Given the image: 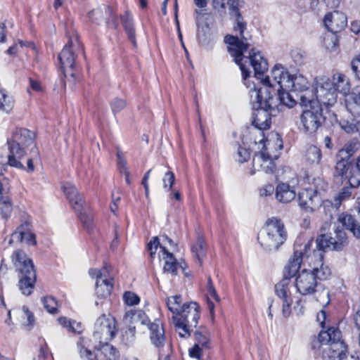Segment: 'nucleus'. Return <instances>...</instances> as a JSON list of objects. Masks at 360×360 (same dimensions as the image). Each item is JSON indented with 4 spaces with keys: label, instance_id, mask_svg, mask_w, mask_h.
<instances>
[{
    "label": "nucleus",
    "instance_id": "nucleus-1",
    "mask_svg": "<svg viewBox=\"0 0 360 360\" xmlns=\"http://www.w3.org/2000/svg\"><path fill=\"white\" fill-rule=\"evenodd\" d=\"M239 66L242 72L243 79H246L250 75L251 71L249 67L251 66L255 72V77L260 80L262 86H266L271 96L275 94V88L289 89L290 79L291 75L288 70L281 64H276L271 70L270 74L264 76L268 69V63L262 55L261 52L255 49H252L249 56H240V61L236 62Z\"/></svg>",
    "mask_w": 360,
    "mask_h": 360
},
{
    "label": "nucleus",
    "instance_id": "nucleus-2",
    "mask_svg": "<svg viewBox=\"0 0 360 360\" xmlns=\"http://www.w3.org/2000/svg\"><path fill=\"white\" fill-rule=\"evenodd\" d=\"M250 103L254 112L252 113V125L261 139H255V143H264L263 131L269 129L271 123V117L276 110L277 99L271 96V91L266 86L254 88L250 91Z\"/></svg>",
    "mask_w": 360,
    "mask_h": 360
},
{
    "label": "nucleus",
    "instance_id": "nucleus-3",
    "mask_svg": "<svg viewBox=\"0 0 360 360\" xmlns=\"http://www.w3.org/2000/svg\"><path fill=\"white\" fill-rule=\"evenodd\" d=\"M360 148V142L352 139L339 150L340 160L335 165V175L340 176L353 186H360V156L356 161H350L349 158Z\"/></svg>",
    "mask_w": 360,
    "mask_h": 360
},
{
    "label": "nucleus",
    "instance_id": "nucleus-4",
    "mask_svg": "<svg viewBox=\"0 0 360 360\" xmlns=\"http://www.w3.org/2000/svg\"><path fill=\"white\" fill-rule=\"evenodd\" d=\"M230 15L236 18V25L234 26L235 31H238L240 37L238 36L226 35L224 41L229 45L228 51L231 56L234 58L235 62L240 61V56L250 46L251 36L245 34L246 24L243 21L238 9V0H228Z\"/></svg>",
    "mask_w": 360,
    "mask_h": 360
},
{
    "label": "nucleus",
    "instance_id": "nucleus-5",
    "mask_svg": "<svg viewBox=\"0 0 360 360\" xmlns=\"http://www.w3.org/2000/svg\"><path fill=\"white\" fill-rule=\"evenodd\" d=\"M300 105L304 109L300 115L299 129L305 134L316 133L325 121L321 105L311 98V94L309 91L301 97Z\"/></svg>",
    "mask_w": 360,
    "mask_h": 360
},
{
    "label": "nucleus",
    "instance_id": "nucleus-6",
    "mask_svg": "<svg viewBox=\"0 0 360 360\" xmlns=\"http://www.w3.org/2000/svg\"><path fill=\"white\" fill-rule=\"evenodd\" d=\"M12 262L17 273L18 287L22 294H32L37 280V272L32 260L21 250L14 251Z\"/></svg>",
    "mask_w": 360,
    "mask_h": 360
},
{
    "label": "nucleus",
    "instance_id": "nucleus-7",
    "mask_svg": "<svg viewBox=\"0 0 360 360\" xmlns=\"http://www.w3.org/2000/svg\"><path fill=\"white\" fill-rule=\"evenodd\" d=\"M287 239V231L283 221L277 217L268 219L260 236L259 242L268 252H275Z\"/></svg>",
    "mask_w": 360,
    "mask_h": 360
},
{
    "label": "nucleus",
    "instance_id": "nucleus-8",
    "mask_svg": "<svg viewBox=\"0 0 360 360\" xmlns=\"http://www.w3.org/2000/svg\"><path fill=\"white\" fill-rule=\"evenodd\" d=\"M34 134L23 128L16 129L12 137L8 140L9 155L8 156V165L18 169H25L20 160L25 155V149L33 144Z\"/></svg>",
    "mask_w": 360,
    "mask_h": 360
},
{
    "label": "nucleus",
    "instance_id": "nucleus-9",
    "mask_svg": "<svg viewBox=\"0 0 360 360\" xmlns=\"http://www.w3.org/2000/svg\"><path fill=\"white\" fill-rule=\"evenodd\" d=\"M297 291L302 295H314L321 306L325 307L330 302L329 290L315 279V276L307 269L302 270L295 278Z\"/></svg>",
    "mask_w": 360,
    "mask_h": 360
},
{
    "label": "nucleus",
    "instance_id": "nucleus-10",
    "mask_svg": "<svg viewBox=\"0 0 360 360\" xmlns=\"http://www.w3.org/2000/svg\"><path fill=\"white\" fill-rule=\"evenodd\" d=\"M322 348L323 360H343L346 357L347 346L341 340L340 331L334 327L322 330L319 335Z\"/></svg>",
    "mask_w": 360,
    "mask_h": 360
},
{
    "label": "nucleus",
    "instance_id": "nucleus-11",
    "mask_svg": "<svg viewBox=\"0 0 360 360\" xmlns=\"http://www.w3.org/2000/svg\"><path fill=\"white\" fill-rule=\"evenodd\" d=\"M200 307L194 302L185 303L177 316H173L176 330L182 338L189 337L192 328H196L200 319Z\"/></svg>",
    "mask_w": 360,
    "mask_h": 360
},
{
    "label": "nucleus",
    "instance_id": "nucleus-12",
    "mask_svg": "<svg viewBox=\"0 0 360 360\" xmlns=\"http://www.w3.org/2000/svg\"><path fill=\"white\" fill-rule=\"evenodd\" d=\"M68 41L58 55L60 68L65 76L74 77L73 69L75 65V51L81 49L82 45L77 34L74 31L68 32Z\"/></svg>",
    "mask_w": 360,
    "mask_h": 360
},
{
    "label": "nucleus",
    "instance_id": "nucleus-13",
    "mask_svg": "<svg viewBox=\"0 0 360 360\" xmlns=\"http://www.w3.org/2000/svg\"><path fill=\"white\" fill-rule=\"evenodd\" d=\"M103 345L96 354L89 348L87 340L83 338L77 342V348L80 357L84 360H117L118 352L112 345L101 343Z\"/></svg>",
    "mask_w": 360,
    "mask_h": 360
},
{
    "label": "nucleus",
    "instance_id": "nucleus-14",
    "mask_svg": "<svg viewBox=\"0 0 360 360\" xmlns=\"http://www.w3.org/2000/svg\"><path fill=\"white\" fill-rule=\"evenodd\" d=\"M160 247L162 255L161 259L163 261V272L174 276L178 273V269L181 267L177 262L173 254L170 253L165 245H161L158 237H154L148 244V249L150 252V256L153 258L157 249Z\"/></svg>",
    "mask_w": 360,
    "mask_h": 360
},
{
    "label": "nucleus",
    "instance_id": "nucleus-15",
    "mask_svg": "<svg viewBox=\"0 0 360 360\" xmlns=\"http://www.w3.org/2000/svg\"><path fill=\"white\" fill-rule=\"evenodd\" d=\"M116 321L111 316L101 315L94 326V338L99 343H107L116 335Z\"/></svg>",
    "mask_w": 360,
    "mask_h": 360
},
{
    "label": "nucleus",
    "instance_id": "nucleus-16",
    "mask_svg": "<svg viewBox=\"0 0 360 360\" xmlns=\"http://www.w3.org/2000/svg\"><path fill=\"white\" fill-rule=\"evenodd\" d=\"M314 90V99L319 104L329 106L336 103L338 94L331 84L330 78L323 77L316 79Z\"/></svg>",
    "mask_w": 360,
    "mask_h": 360
},
{
    "label": "nucleus",
    "instance_id": "nucleus-17",
    "mask_svg": "<svg viewBox=\"0 0 360 360\" xmlns=\"http://www.w3.org/2000/svg\"><path fill=\"white\" fill-rule=\"evenodd\" d=\"M335 237H330L325 233H321L316 240V248L323 252L327 250L340 251L347 245L346 233L337 228L335 230Z\"/></svg>",
    "mask_w": 360,
    "mask_h": 360
},
{
    "label": "nucleus",
    "instance_id": "nucleus-18",
    "mask_svg": "<svg viewBox=\"0 0 360 360\" xmlns=\"http://www.w3.org/2000/svg\"><path fill=\"white\" fill-rule=\"evenodd\" d=\"M324 252L318 249L314 250L313 255L310 256L309 266L311 269L309 270L315 276V279L325 281L331 276V270L329 266L323 262Z\"/></svg>",
    "mask_w": 360,
    "mask_h": 360
},
{
    "label": "nucleus",
    "instance_id": "nucleus-19",
    "mask_svg": "<svg viewBox=\"0 0 360 360\" xmlns=\"http://www.w3.org/2000/svg\"><path fill=\"white\" fill-rule=\"evenodd\" d=\"M290 280L285 277L275 285V292L282 301V314L288 318L292 311V300L290 297Z\"/></svg>",
    "mask_w": 360,
    "mask_h": 360
},
{
    "label": "nucleus",
    "instance_id": "nucleus-20",
    "mask_svg": "<svg viewBox=\"0 0 360 360\" xmlns=\"http://www.w3.org/2000/svg\"><path fill=\"white\" fill-rule=\"evenodd\" d=\"M208 0H193L195 6L198 8L195 10V23L198 27L197 37L199 41L202 44H207L209 27L207 25H201V20L203 17V10L207 6Z\"/></svg>",
    "mask_w": 360,
    "mask_h": 360
},
{
    "label": "nucleus",
    "instance_id": "nucleus-21",
    "mask_svg": "<svg viewBox=\"0 0 360 360\" xmlns=\"http://www.w3.org/2000/svg\"><path fill=\"white\" fill-rule=\"evenodd\" d=\"M267 147L265 144L260 153L256 154L252 160V167L255 171H263L265 173H273L275 169V164L269 155L266 153Z\"/></svg>",
    "mask_w": 360,
    "mask_h": 360
},
{
    "label": "nucleus",
    "instance_id": "nucleus-22",
    "mask_svg": "<svg viewBox=\"0 0 360 360\" xmlns=\"http://www.w3.org/2000/svg\"><path fill=\"white\" fill-rule=\"evenodd\" d=\"M318 188H307L298 194L299 206L307 211L313 212L319 204L320 198L318 196Z\"/></svg>",
    "mask_w": 360,
    "mask_h": 360
},
{
    "label": "nucleus",
    "instance_id": "nucleus-23",
    "mask_svg": "<svg viewBox=\"0 0 360 360\" xmlns=\"http://www.w3.org/2000/svg\"><path fill=\"white\" fill-rule=\"evenodd\" d=\"M30 228V222L28 220L23 221L12 233L9 243L17 241L25 242L28 245H35V235L31 232Z\"/></svg>",
    "mask_w": 360,
    "mask_h": 360
},
{
    "label": "nucleus",
    "instance_id": "nucleus-24",
    "mask_svg": "<svg viewBox=\"0 0 360 360\" xmlns=\"http://www.w3.org/2000/svg\"><path fill=\"white\" fill-rule=\"evenodd\" d=\"M288 90H292L296 94L297 98L299 99V103H301V97L308 91L311 94V98L314 99V93L313 89H309V84L304 76L302 75H291L290 79V85Z\"/></svg>",
    "mask_w": 360,
    "mask_h": 360
},
{
    "label": "nucleus",
    "instance_id": "nucleus-25",
    "mask_svg": "<svg viewBox=\"0 0 360 360\" xmlns=\"http://www.w3.org/2000/svg\"><path fill=\"white\" fill-rule=\"evenodd\" d=\"M338 221L346 229L350 231L354 237L360 238V209L357 214L347 213L339 214Z\"/></svg>",
    "mask_w": 360,
    "mask_h": 360
},
{
    "label": "nucleus",
    "instance_id": "nucleus-26",
    "mask_svg": "<svg viewBox=\"0 0 360 360\" xmlns=\"http://www.w3.org/2000/svg\"><path fill=\"white\" fill-rule=\"evenodd\" d=\"M324 24L330 32L336 33L341 31L347 25V17L342 13L334 11L326 15Z\"/></svg>",
    "mask_w": 360,
    "mask_h": 360
},
{
    "label": "nucleus",
    "instance_id": "nucleus-27",
    "mask_svg": "<svg viewBox=\"0 0 360 360\" xmlns=\"http://www.w3.org/2000/svg\"><path fill=\"white\" fill-rule=\"evenodd\" d=\"M310 243L304 245V249L295 250L293 255L289 259L288 264L285 266V270L288 271L289 276H293L298 271L303 258L306 256L310 259L307 255V249L310 246Z\"/></svg>",
    "mask_w": 360,
    "mask_h": 360
},
{
    "label": "nucleus",
    "instance_id": "nucleus-28",
    "mask_svg": "<svg viewBox=\"0 0 360 360\" xmlns=\"http://www.w3.org/2000/svg\"><path fill=\"white\" fill-rule=\"evenodd\" d=\"M150 339L151 342L158 348L162 347L165 340V330L162 322L155 319L148 324Z\"/></svg>",
    "mask_w": 360,
    "mask_h": 360
},
{
    "label": "nucleus",
    "instance_id": "nucleus-29",
    "mask_svg": "<svg viewBox=\"0 0 360 360\" xmlns=\"http://www.w3.org/2000/svg\"><path fill=\"white\" fill-rule=\"evenodd\" d=\"M62 188L75 212H81L83 209V200L75 186L70 183H65Z\"/></svg>",
    "mask_w": 360,
    "mask_h": 360
},
{
    "label": "nucleus",
    "instance_id": "nucleus-30",
    "mask_svg": "<svg viewBox=\"0 0 360 360\" xmlns=\"http://www.w3.org/2000/svg\"><path fill=\"white\" fill-rule=\"evenodd\" d=\"M345 96V106L347 111L353 116L360 115V86H356L352 93Z\"/></svg>",
    "mask_w": 360,
    "mask_h": 360
},
{
    "label": "nucleus",
    "instance_id": "nucleus-31",
    "mask_svg": "<svg viewBox=\"0 0 360 360\" xmlns=\"http://www.w3.org/2000/svg\"><path fill=\"white\" fill-rule=\"evenodd\" d=\"M296 197V191L294 186L286 183H278L276 188V199L283 203H288Z\"/></svg>",
    "mask_w": 360,
    "mask_h": 360
},
{
    "label": "nucleus",
    "instance_id": "nucleus-32",
    "mask_svg": "<svg viewBox=\"0 0 360 360\" xmlns=\"http://www.w3.org/2000/svg\"><path fill=\"white\" fill-rule=\"evenodd\" d=\"M330 79L332 86L338 94V93L345 96L350 92L351 85L349 78L344 74L337 72Z\"/></svg>",
    "mask_w": 360,
    "mask_h": 360
},
{
    "label": "nucleus",
    "instance_id": "nucleus-33",
    "mask_svg": "<svg viewBox=\"0 0 360 360\" xmlns=\"http://www.w3.org/2000/svg\"><path fill=\"white\" fill-rule=\"evenodd\" d=\"M113 285L110 278L103 277V274L98 276L96 283V293L98 297L105 298L110 295Z\"/></svg>",
    "mask_w": 360,
    "mask_h": 360
},
{
    "label": "nucleus",
    "instance_id": "nucleus-34",
    "mask_svg": "<svg viewBox=\"0 0 360 360\" xmlns=\"http://www.w3.org/2000/svg\"><path fill=\"white\" fill-rule=\"evenodd\" d=\"M349 186L344 187L341 191L338 194L336 197L334 198V203L331 201L326 200L323 202L322 206L323 208L326 207H335L336 210L339 208L342 201L348 199L352 195V190L353 188H356L357 186H353L349 183Z\"/></svg>",
    "mask_w": 360,
    "mask_h": 360
},
{
    "label": "nucleus",
    "instance_id": "nucleus-35",
    "mask_svg": "<svg viewBox=\"0 0 360 360\" xmlns=\"http://www.w3.org/2000/svg\"><path fill=\"white\" fill-rule=\"evenodd\" d=\"M121 21L129 39L131 41L132 44L136 46V34L131 14L129 11H126L124 14L121 16Z\"/></svg>",
    "mask_w": 360,
    "mask_h": 360
},
{
    "label": "nucleus",
    "instance_id": "nucleus-36",
    "mask_svg": "<svg viewBox=\"0 0 360 360\" xmlns=\"http://www.w3.org/2000/svg\"><path fill=\"white\" fill-rule=\"evenodd\" d=\"M124 320L128 323L140 322L141 324H148V317L141 310L130 309L127 311L124 315Z\"/></svg>",
    "mask_w": 360,
    "mask_h": 360
},
{
    "label": "nucleus",
    "instance_id": "nucleus-37",
    "mask_svg": "<svg viewBox=\"0 0 360 360\" xmlns=\"http://www.w3.org/2000/svg\"><path fill=\"white\" fill-rule=\"evenodd\" d=\"M15 101L5 90H0V110L9 113L13 108Z\"/></svg>",
    "mask_w": 360,
    "mask_h": 360
},
{
    "label": "nucleus",
    "instance_id": "nucleus-38",
    "mask_svg": "<svg viewBox=\"0 0 360 360\" xmlns=\"http://www.w3.org/2000/svg\"><path fill=\"white\" fill-rule=\"evenodd\" d=\"M278 93V98H276L277 100L279 99L280 102L286 105L288 108H292L297 103L296 99L292 93L290 92V90H285L283 89H276L275 91Z\"/></svg>",
    "mask_w": 360,
    "mask_h": 360
},
{
    "label": "nucleus",
    "instance_id": "nucleus-39",
    "mask_svg": "<svg viewBox=\"0 0 360 360\" xmlns=\"http://www.w3.org/2000/svg\"><path fill=\"white\" fill-rule=\"evenodd\" d=\"M195 344H198L202 348H209L210 344V333L204 327H200L195 330L194 333Z\"/></svg>",
    "mask_w": 360,
    "mask_h": 360
},
{
    "label": "nucleus",
    "instance_id": "nucleus-40",
    "mask_svg": "<svg viewBox=\"0 0 360 360\" xmlns=\"http://www.w3.org/2000/svg\"><path fill=\"white\" fill-rule=\"evenodd\" d=\"M305 159L311 165H318L321 159V150L315 146H310L306 150Z\"/></svg>",
    "mask_w": 360,
    "mask_h": 360
},
{
    "label": "nucleus",
    "instance_id": "nucleus-41",
    "mask_svg": "<svg viewBox=\"0 0 360 360\" xmlns=\"http://www.w3.org/2000/svg\"><path fill=\"white\" fill-rule=\"evenodd\" d=\"M167 305L170 311L174 316H177L182 309V297L181 295H176L167 298Z\"/></svg>",
    "mask_w": 360,
    "mask_h": 360
},
{
    "label": "nucleus",
    "instance_id": "nucleus-42",
    "mask_svg": "<svg viewBox=\"0 0 360 360\" xmlns=\"http://www.w3.org/2000/svg\"><path fill=\"white\" fill-rule=\"evenodd\" d=\"M191 252L193 256L198 259L199 264H201V260L205 256V242L202 238H198L196 243L191 247Z\"/></svg>",
    "mask_w": 360,
    "mask_h": 360
},
{
    "label": "nucleus",
    "instance_id": "nucleus-43",
    "mask_svg": "<svg viewBox=\"0 0 360 360\" xmlns=\"http://www.w3.org/2000/svg\"><path fill=\"white\" fill-rule=\"evenodd\" d=\"M13 205L10 197L0 198V214L4 219H8L12 212Z\"/></svg>",
    "mask_w": 360,
    "mask_h": 360
},
{
    "label": "nucleus",
    "instance_id": "nucleus-44",
    "mask_svg": "<svg viewBox=\"0 0 360 360\" xmlns=\"http://www.w3.org/2000/svg\"><path fill=\"white\" fill-rule=\"evenodd\" d=\"M21 319L22 324L27 327H32L34 323V317L29 309L23 306L22 309L18 311Z\"/></svg>",
    "mask_w": 360,
    "mask_h": 360
},
{
    "label": "nucleus",
    "instance_id": "nucleus-45",
    "mask_svg": "<svg viewBox=\"0 0 360 360\" xmlns=\"http://www.w3.org/2000/svg\"><path fill=\"white\" fill-rule=\"evenodd\" d=\"M323 45L330 52L337 51L338 48V39L335 33L331 32L330 34L325 36L323 39Z\"/></svg>",
    "mask_w": 360,
    "mask_h": 360
},
{
    "label": "nucleus",
    "instance_id": "nucleus-46",
    "mask_svg": "<svg viewBox=\"0 0 360 360\" xmlns=\"http://www.w3.org/2000/svg\"><path fill=\"white\" fill-rule=\"evenodd\" d=\"M44 307L51 314H55L58 310V303L53 297H46L42 300Z\"/></svg>",
    "mask_w": 360,
    "mask_h": 360
},
{
    "label": "nucleus",
    "instance_id": "nucleus-47",
    "mask_svg": "<svg viewBox=\"0 0 360 360\" xmlns=\"http://www.w3.org/2000/svg\"><path fill=\"white\" fill-rule=\"evenodd\" d=\"M58 321L60 325H63L69 330H71L75 333H79L81 329V326L79 323H76L75 321L72 322L70 320L67 319L65 317H60L58 319Z\"/></svg>",
    "mask_w": 360,
    "mask_h": 360
},
{
    "label": "nucleus",
    "instance_id": "nucleus-48",
    "mask_svg": "<svg viewBox=\"0 0 360 360\" xmlns=\"http://www.w3.org/2000/svg\"><path fill=\"white\" fill-rule=\"evenodd\" d=\"M175 176L172 172L169 171L165 173L162 182H163V188L167 191H171L172 186L174 183Z\"/></svg>",
    "mask_w": 360,
    "mask_h": 360
},
{
    "label": "nucleus",
    "instance_id": "nucleus-49",
    "mask_svg": "<svg viewBox=\"0 0 360 360\" xmlns=\"http://www.w3.org/2000/svg\"><path fill=\"white\" fill-rule=\"evenodd\" d=\"M123 300L124 302L129 306L137 304L140 302L139 296L131 292H125L123 295Z\"/></svg>",
    "mask_w": 360,
    "mask_h": 360
},
{
    "label": "nucleus",
    "instance_id": "nucleus-50",
    "mask_svg": "<svg viewBox=\"0 0 360 360\" xmlns=\"http://www.w3.org/2000/svg\"><path fill=\"white\" fill-rule=\"evenodd\" d=\"M10 188L8 179L4 177L0 178V198L2 197H10Z\"/></svg>",
    "mask_w": 360,
    "mask_h": 360
},
{
    "label": "nucleus",
    "instance_id": "nucleus-51",
    "mask_svg": "<svg viewBox=\"0 0 360 360\" xmlns=\"http://www.w3.org/2000/svg\"><path fill=\"white\" fill-rule=\"evenodd\" d=\"M112 112L115 114L122 110L127 105L124 99L116 98L110 103Z\"/></svg>",
    "mask_w": 360,
    "mask_h": 360
},
{
    "label": "nucleus",
    "instance_id": "nucleus-52",
    "mask_svg": "<svg viewBox=\"0 0 360 360\" xmlns=\"http://www.w3.org/2000/svg\"><path fill=\"white\" fill-rule=\"evenodd\" d=\"M117 167L121 174H124L129 172L127 167L126 160L122 153L120 150H117Z\"/></svg>",
    "mask_w": 360,
    "mask_h": 360
},
{
    "label": "nucleus",
    "instance_id": "nucleus-53",
    "mask_svg": "<svg viewBox=\"0 0 360 360\" xmlns=\"http://www.w3.org/2000/svg\"><path fill=\"white\" fill-rule=\"evenodd\" d=\"M339 124L342 129L348 134H353L355 127L354 120L349 121L347 120H341L339 122Z\"/></svg>",
    "mask_w": 360,
    "mask_h": 360
},
{
    "label": "nucleus",
    "instance_id": "nucleus-54",
    "mask_svg": "<svg viewBox=\"0 0 360 360\" xmlns=\"http://www.w3.org/2000/svg\"><path fill=\"white\" fill-rule=\"evenodd\" d=\"M250 158V151L243 147H238V152H237V160L243 163L244 162L248 161V160Z\"/></svg>",
    "mask_w": 360,
    "mask_h": 360
},
{
    "label": "nucleus",
    "instance_id": "nucleus-55",
    "mask_svg": "<svg viewBox=\"0 0 360 360\" xmlns=\"http://www.w3.org/2000/svg\"><path fill=\"white\" fill-rule=\"evenodd\" d=\"M80 214V219L83 223L85 228L89 231L92 228L93 219L92 217L86 214H82V211L79 212Z\"/></svg>",
    "mask_w": 360,
    "mask_h": 360
},
{
    "label": "nucleus",
    "instance_id": "nucleus-56",
    "mask_svg": "<svg viewBox=\"0 0 360 360\" xmlns=\"http://www.w3.org/2000/svg\"><path fill=\"white\" fill-rule=\"evenodd\" d=\"M351 67L356 77L360 79V56L352 60Z\"/></svg>",
    "mask_w": 360,
    "mask_h": 360
},
{
    "label": "nucleus",
    "instance_id": "nucleus-57",
    "mask_svg": "<svg viewBox=\"0 0 360 360\" xmlns=\"http://www.w3.org/2000/svg\"><path fill=\"white\" fill-rule=\"evenodd\" d=\"M274 188L271 184L265 185L259 190V195L261 196H268L274 193Z\"/></svg>",
    "mask_w": 360,
    "mask_h": 360
},
{
    "label": "nucleus",
    "instance_id": "nucleus-58",
    "mask_svg": "<svg viewBox=\"0 0 360 360\" xmlns=\"http://www.w3.org/2000/svg\"><path fill=\"white\" fill-rule=\"evenodd\" d=\"M200 350V345L198 344H195L194 346L189 350L190 356L191 357L197 358L199 359L201 356Z\"/></svg>",
    "mask_w": 360,
    "mask_h": 360
},
{
    "label": "nucleus",
    "instance_id": "nucleus-59",
    "mask_svg": "<svg viewBox=\"0 0 360 360\" xmlns=\"http://www.w3.org/2000/svg\"><path fill=\"white\" fill-rule=\"evenodd\" d=\"M135 335V326H129V328L123 334V338L127 339V342H131Z\"/></svg>",
    "mask_w": 360,
    "mask_h": 360
},
{
    "label": "nucleus",
    "instance_id": "nucleus-60",
    "mask_svg": "<svg viewBox=\"0 0 360 360\" xmlns=\"http://www.w3.org/2000/svg\"><path fill=\"white\" fill-rule=\"evenodd\" d=\"M212 5L214 9L219 11H224L225 9V1L224 0H212Z\"/></svg>",
    "mask_w": 360,
    "mask_h": 360
},
{
    "label": "nucleus",
    "instance_id": "nucleus-61",
    "mask_svg": "<svg viewBox=\"0 0 360 360\" xmlns=\"http://www.w3.org/2000/svg\"><path fill=\"white\" fill-rule=\"evenodd\" d=\"M102 17V11L101 9H95L89 13V18L93 20H98L99 18Z\"/></svg>",
    "mask_w": 360,
    "mask_h": 360
},
{
    "label": "nucleus",
    "instance_id": "nucleus-62",
    "mask_svg": "<svg viewBox=\"0 0 360 360\" xmlns=\"http://www.w3.org/2000/svg\"><path fill=\"white\" fill-rule=\"evenodd\" d=\"M326 319V311L323 310H321L320 312L317 314L316 319H317V321L319 322L320 326L323 328L324 327V323H325Z\"/></svg>",
    "mask_w": 360,
    "mask_h": 360
},
{
    "label": "nucleus",
    "instance_id": "nucleus-63",
    "mask_svg": "<svg viewBox=\"0 0 360 360\" xmlns=\"http://www.w3.org/2000/svg\"><path fill=\"white\" fill-rule=\"evenodd\" d=\"M107 25L110 28L117 29L118 23L115 16L112 15L107 22Z\"/></svg>",
    "mask_w": 360,
    "mask_h": 360
},
{
    "label": "nucleus",
    "instance_id": "nucleus-64",
    "mask_svg": "<svg viewBox=\"0 0 360 360\" xmlns=\"http://www.w3.org/2000/svg\"><path fill=\"white\" fill-rule=\"evenodd\" d=\"M351 31L357 34L360 32V22L355 20L351 23Z\"/></svg>",
    "mask_w": 360,
    "mask_h": 360
}]
</instances>
